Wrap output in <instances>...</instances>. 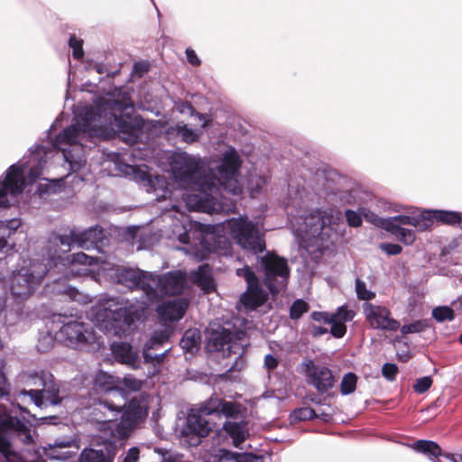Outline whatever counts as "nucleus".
Returning a JSON list of instances; mask_svg holds the SVG:
<instances>
[{
  "label": "nucleus",
  "mask_w": 462,
  "mask_h": 462,
  "mask_svg": "<svg viewBox=\"0 0 462 462\" xmlns=\"http://www.w3.org/2000/svg\"><path fill=\"white\" fill-rule=\"evenodd\" d=\"M237 152L229 147L217 166V172L210 168L208 174H202L203 162L187 152H175L170 158L171 174L180 187L189 189L182 194L183 200L190 210L209 214L226 211L227 203L221 188L232 195L242 192L237 176L241 166Z\"/></svg>",
  "instance_id": "obj_1"
},
{
  "label": "nucleus",
  "mask_w": 462,
  "mask_h": 462,
  "mask_svg": "<svg viewBox=\"0 0 462 462\" xmlns=\"http://www.w3.org/2000/svg\"><path fill=\"white\" fill-rule=\"evenodd\" d=\"M134 111L130 96L124 93L121 99L99 97L95 106H84L74 125L60 133L53 147L62 152L64 160L72 171L80 170L86 163L83 147L86 142L96 137H103L107 128L127 132L130 125L127 119Z\"/></svg>",
  "instance_id": "obj_2"
},
{
  "label": "nucleus",
  "mask_w": 462,
  "mask_h": 462,
  "mask_svg": "<svg viewBox=\"0 0 462 462\" xmlns=\"http://www.w3.org/2000/svg\"><path fill=\"white\" fill-rule=\"evenodd\" d=\"M103 271L119 284L131 290L141 289L146 297V301L124 297L104 298L93 310V320L100 330L119 338L126 337L134 330L135 323L145 316L151 273L119 265L111 268L104 266Z\"/></svg>",
  "instance_id": "obj_3"
},
{
  "label": "nucleus",
  "mask_w": 462,
  "mask_h": 462,
  "mask_svg": "<svg viewBox=\"0 0 462 462\" xmlns=\"http://www.w3.org/2000/svg\"><path fill=\"white\" fill-rule=\"evenodd\" d=\"M340 218L341 213L337 210L318 209L304 217L303 226L297 228L296 232L305 243L322 249L337 235L335 226Z\"/></svg>",
  "instance_id": "obj_4"
},
{
  "label": "nucleus",
  "mask_w": 462,
  "mask_h": 462,
  "mask_svg": "<svg viewBox=\"0 0 462 462\" xmlns=\"http://www.w3.org/2000/svg\"><path fill=\"white\" fill-rule=\"evenodd\" d=\"M262 227V224L251 220L247 216L232 217L222 224L223 231L229 234L243 250L255 255L266 248L265 233Z\"/></svg>",
  "instance_id": "obj_5"
},
{
  "label": "nucleus",
  "mask_w": 462,
  "mask_h": 462,
  "mask_svg": "<svg viewBox=\"0 0 462 462\" xmlns=\"http://www.w3.org/2000/svg\"><path fill=\"white\" fill-rule=\"evenodd\" d=\"M48 270V262H31L29 265L15 270L8 281L9 291L16 301L28 300L42 283Z\"/></svg>",
  "instance_id": "obj_6"
},
{
  "label": "nucleus",
  "mask_w": 462,
  "mask_h": 462,
  "mask_svg": "<svg viewBox=\"0 0 462 462\" xmlns=\"http://www.w3.org/2000/svg\"><path fill=\"white\" fill-rule=\"evenodd\" d=\"M147 411V396L140 394L131 399L127 406L125 403L121 408V412L119 413V415L121 414V420L119 422L116 421L118 416L113 417L112 413H109L103 421L108 424L109 429H111V435L114 438L123 439L127 438L136 425L146 417Z\"/></svg>",
  "instance_id": "obj_7"
},
{
  "label": "nucleus",
  "mask_w": 462,
  "mask_h": 462,
  "mask_svg": "<svg viewBox=\"0 0 462 462\" xmlns=\"http://www.w3.org/2000/svg\"><path fill=\"white\" fill-rule=\"evenodd\" d=\"M27 383L35 388L23 390L21 394L30 396L33 403L39 408L46 403L57 405L64 398L60 387L54 382L53 375L49 372L40 371L29 375Z\"/></svg>",
  "instance_id": "obj_8"
},
{
  "label": "nucleus",
  "mask_w": 462,
  "mask_h": 462,
  "mask_svg": "<svg viewBox=\"0 0 462 462\" xmlns=\"http://www.w3.org/2000/svg\"><path fill=\"white\" fill-rule=\"evenodd\" d=\"M257 261L263 273V282L272 294H277L287 286L290 268L287 260L273 252H267L257 256Z\"/></svg>",
  "instance_id": "obj_9"
},
{
  "label": "nucleus",
  "mask_w": 462,
  "mask_h": 462,
  "mask_svg": "<svg viewBox=\"0 0 462 462\" xmlns=\"http://www.w3.org/2000/svg\"><path fill=\"white\" fill-rule=\"evenodd\" d=\"M151 290L148 292V304L159 301L163 296L180 294L187 287V275L180 270L159 275L151 273Z\"/></svg>",
  "instance_id": "obj_10"
},
{
  "label": "nucleus",
  "mask_w": 462,
  "mask_h": 462,
  "mask_svg": "<svg viewBox=\"0 0 462 462\" xmlns=\"http://www.w3.org/2000/svg\"><path fill=\"white\" fill-rule=\"evenodd\" d=\"M119 379L106 372L100 371L94 379V387L97 391L109 393L112 396L99 402V409L106 411L116 417L121 412V408L125 404V391L118 387Z\"/></svg>",
  "instance_id": "obj_11"
},
{
  "label": "nucleus",
  "mask_w": 462,
  "mask_h": 462,
  "mask_svg": "<svg viewBox=\"0 0 462 462\" xmlns=\"http://www.w3.org/2000/svg\"><path fill=\"white\" fill-rule=\"evenodd\" d=\"M104 230L98 226H92L82 232L71 230L69 235H51V245H60L64 248L63 253H69L72 244L83 249L98 247V245L105 239Z\"/></svg>",
  "instance_id": "obj_12"
},
{
  "label": "nucleus",
  "mask_w": 462,
  "mask_h": 462,
  "mask_svg": "<svg viewBox=\"0 0 462 462\" xmlns=\"http://www.w3.org/2000/svg\"><path fill=\"white\" fill-rule=\"evenodd\" d=\"M57 337L59 340L69 346H80L95 341L93 329L85 322L78 319L65 318L62 321Z\"/></svg>",
  "instance_id": "obj_13"
},
{
  "label": "nucleus",
  "mask_w": 462,
  "mask_h": 462,
  "mask_svg": "<svg viewBox=\"0 0 462 462\" xmlns=\"http://www.w3.org/2000/svg\"><path fill=\"white\" fill-rule=\"evenodd\" d=\"M64 247L60 245H51V236L45 245V254L43 261L48 262L49 268L52 267H69L73 264H81L86 266L94 265L97 263V259L93 256H89L85 253L79 252L72 254H67L63 253Z\"/></svg>",
  "instance_id": "obj_14"
},
{
  "label": "nucleus",
  "mask_w": 462,
  "mask_h": 462,
  "mask_svg": "<svg viewBox=\"0 0 462 462\" xmlns=\"http://www.w3.org/2000/svg\"><path fill=\"white\" fill-rule=\"evenodd\" d=\"M236 275L245 279L246 291L241 295V303L248 310H255L267 300V294L262 288L258 277L247 265L236 270Z\"/></svg>",
  "instance_id": "obj_15"
},
{
  "label": "nucleus",
  "mask_w": 462,
  "mask_h": 462,
  "mask_svg": "<svg viewBox=\"0 0 462 462\" xmlns=\"http://www.w3.org/2000/svg\"><path fill=\"white\" fill-rule=\"evenodd\" d=\"M365 320L373 329L395 332L400 322L392 316L390 309L383 305L365 302L362 305Z\"/></svg>",
  "instance_id": "obj_16"
},
{
  "label": "nucleus",
  "mask_w": 462,
  "mask_h": 462,
  "mask_svg": "<svg viewBox=\"0 0 462 462\" xmlns=\"http://www.w3.org/2000/svg\"><path fill=\"white\" fill-rule=\"evenodd\" d=\"M172 210H174L179 217L175 216L174 218H171V216L167 212H164L162 215L164 220L167 218H171L172 220V230L169 235V238L177 239L182 245H191L189 241L190 233H192L193 236L197 233L196 230L192 231L194 225L188 219V216L179 212L176 205L172 206ZM196 245L197 244L194 243V245ZM181 250L186 254L194 255L196 258H201V255L193 248V246L191 248L183 247Z\"/></svg>",
  "instance_id": "obj_17"
},
{
  "label": "nucleus",
  "mask_w": 462,
  "mask_h": 462,
  "mask_svg": "<svg viewBox=\"0 0 462 462\" xmlns=\"http://www.w3.org/2000/svg\"><path fill=\"white\" fill-rule=\"evenodd\" d=\"M307 383L313 386L320 394L331 395L337 380L332 371L326 365L315 364L312 360L304 363Z\"/></svg>",
  "instance_id": "obj_18"
},
{
  "label": "nucleus",
  "mask_w": 462,
  "mask_h": 462,
  "mask_svg": "<svg viewBox=\"0 0 462 462\" xmlns=\"http://www.w3.org/2000/svg\"><path fill=\"white\" fill-rule=\"evenodd\" d=\"M188 306L189 301L186 299L179 298L160 304L156 312L163 324L176 322L184 316Z\"/></svg>",
  "instance_id": "obj_19"
},
{
  "label": "nucleus",
  "mask_w": 462,
  "mask_h": 462,
  "mask_svg": "<svg viewBox=\"0 0 462 462\" xmlns=\"http://www.w3.org/2000/svg\"><path fill=\"white\" fill-rule=\"evenodd\" d=\"M387 229L402 227V226L410 225L414 226L418 231H425L430 228V220L426 218L425 210L418 216H395L387 218Z\"/></svg>",
  "instance_id": "obj_20"
},
{
  "label": "nucleus",
  "mask_w": 462,
  "mask_h": 462,
  "mask_svg": "<svg viewBox=\"0 0 462 462\" xmlns=\"http://www.w3.org/2000/svg\"><path fill=\"white\" fill-rule=\"evenodd\" d=\"M112 354L116 361L132 369L140 366V358L137 352L134 351L131 345L124 342L114 343L111 346Z\"/></svg>",
  "instance_id": "obj_21"
},
{
  "label": "nucleus",
  "mask_w": 462,
  "mask_h": 462,
  "mask_svg": "<svg viewBox=\"0 0 462 462\" xmlns=\"http://www.w3.org/2000/svg\"><path fill=\"white\" fill-rule=\"evenodd\" d=\"M356 313L345 306L337 309L336 312L331 313L330 333L336 338L343 337L346 333V322L351 321Z\"/></svg>",
  "instance_id": "obj_22"
},
{
  "label": "nucleus",
  "mask_w": 462,
  "mask_h": 462,
  "mask_svg": "<svg viewBox=\"0 0 462 462\" xmlns=\"http://www.w3.org/2000/svg\"><path fill=\"white\" fill-rule=\"evenodd\" d=\"M208 414L202 411V407L198 411H192L187 418V429L198 437H206L212 430V425L206 418Z\"/></svg>",
  "instance_id": "obj_23"
},
{
  "label": "nucleus",
  "mask_w": 462,
  "mask_h": 462,
  "mask_svg": "<svg viewBox=\"0 0 462 462\" xmlns=\"http://www.w3.org/2000/svg\"><path fill=\"white\" fill-rule=\"evenodd\" d=\"M202 411L206 414L217 413L227 418H236L240 413V409L232 402L211 398L208 403L202 406Z\"/></svg>",
  "instance_id": "obj_24"
},
{
  "label": "nucleus",
  "mask_w": 462,
  "mask_h": 462,
  "mask_svg": "<svg viewBox=\"0 0 462 462\" xmlns=\"http://www.w3.org/2000/svg\"><path fill=\"white\" fill-rule=\"evenodd\" d=\"M189 280L198 285L203 291L210 292L215 290L211 268L208 264H202L189 273Z\"/></svg>",
  "instance_id": "obj_25"
},
{
  "label": "nucleus",
  "mask_w": 462,
  "mask_h": 462,
  "mask_svg": "<svg viewBox=\"0 0 462 462\" xmlns=\"http://www.w3.org/2000/svg\"><path fill=\"white\" fill-rule=\"evenodd\" d=\"M233 334L228 329L221 328L213 330L208 339V348L211 351H225L226 346L232 352L234 346L231 344Z\"/></svg>",
  "instance_id": "obj_26"
},
{
  "label": "nucleus",
  "mask_w": 462,
  "mask_h": 462,
  "mask_svg": "<svg viewBox=\"0 0 462 462\" xmlns=\"http://www.w3.org/2000/svg\"><path fill=\"white\" fill-rule=\"evenodd\" d=\"M426 218L430 220V227L434 222L447 225L457 224L462 228V213L446 210H425Z\"/></svg>",
  "instance_id": "obj_27"
},
{
  "label": "nucleus",
  "mask_w": 462,
  "mask_h": 462,
  "mask_svg": "<svg viewBox=\"0 0 462 462\" xmlns=\"http://www.w3.org/2000/svg\"><path fill=\"white\" fill-rule=\"evenodd\" d=\"M223 429L232 438L234 446L236 448H240L248 437L246 424L243 420L239 422L227 420L224 423Z\"/></svg>",
  "instance_id": "obj_28"
},
{
  "label": "nucleus",
  "mask_w": 462,
  "mask_h": 462,
  "mask_svg": "<svg viewBox=\"0 0 462 462\" xmlns=\"http://www.w3.org/2000/svg\"><path fill=\"white\" fill-rule=\"evenodd\" d=\"M170 336V328H163L153 332L150 340L143 346V355L145 363H148L152 359V355H151L149 351L152 348H155L157 346H160L166 342L169 339Z\"/></svg>",
  "instance_id": "obj_29"
},
{
  "label": "nucleus",
  "mask_w": 462,
  "mask_h": 462,
  "mask_svg": "<svg viewBox=\"0 0 462 462\" xmlns=\"http://www.w3.org/2000/svg\"><path fill=\"white\" fill-rule=\"evenodd\" d=\"M151 184L147 187V192H153L157 200H163L171 197V190L169 188V183L164 176L155 175L152 176Z\"/></svg>",
  "instance_id": "obj_30"
},
{
  "label": "nucleus",
  "mask_w": 462,
  "mask_h": 462,
  "mask_svg": "<svg viewBox=\"0 0 462 462\" xmlns=\"http://www.w3.org/2000/svg\"><path fill=\"white\" fill-rule=\"evenodd\" d=\"M412 448L416 451L427 455L430 459L437 458L441 456V448L434 441L424 439L417 440L413 443Z\"/></svg>",
  "instance_id": "obj_31"
},
{
  "label": "nucleus",
  "mask_w": 462,
  "mask_h": 462,
  "mask_svg": "<svg viewBox=\"0 0 462 462\" xmlns=\"http://www.w3.org/2000/svg\"><path fill=\"white\" fill-rule=\"evenodd\" d=\"M79 462H113V457L103 450L85 448L80 454Z\"/></svg>",
  "instance_id": "obj_32"
},
{
  "label": "nucleus",
  "mask_w": 462,
  "mask_h": 462,
  "mask_svg": "<svg viewBox=\"0 0 462 462\" xmlns=\"http://www.w3.org/2000/svg\"><path fill=\"white\" fill-rule=\"evenodd\" d=\"M200 340V331L197 328H189L185 331L180 339V346L185 351H192L199 346Z\"/></svg>",
  "instance_id": "obj_33"
},
{
  "label": "nucleus",
  "mask_w": 462,
  "mask_h": 462,
  "mask_svg": "<svg viewBox=\"0 0 462 462\" xmlns=\"http://www.w3.org/2000/svg\"><path fill=\"white\" fill-rule=\"evenodd\" d=\"M124 171L126 175L131 176L134 181L143 185L145 189L152 183V176L139 167L125 165Z\"/></svg>",
  "instance_id": "obj_34"
},
{
  "label": "nucleus",
  "mask_w": 462,
  "mask_h": 462,
  "mask_svg": "<svg viewBox=\"0 0 462 462\" xmlns=\"http://www.w3.org/2000/svg\"><path fill=\"white\" fill-rule=\"evenodd\" d=\"M357 376L353 373L344 374L340 383V393L342 395H347L356 391Z\"/></svg>",
  "instance_id": "obj_35"
},
{
  "label": "nucleus",
  "mask_w": 462,
  "mask_h": 462,
  "mask_svg": "<svg viewBox=\"0 0 462 462\" xmlns=\"http://www.w3.org/2000/svg\"><path fill=\"white\" fill-rule=\"evenodd\" d=\"M386 231L395 236L400 241H402L405 245H411L415 240V233L411 229H408L405 227H395L387 229Z\"/></svg>",
  "instance_id": "obj_36"
},
{
  "label": "nucleus",
  "mask_w": 462,
  "mask_h": 462,
  "mask_svg": "<svg viewBox=\"0 0 462 462\" xmlns=\"http://www.w3.org/2000/svg\"><path fill=\"white\" fill-rule=\"evenodd\" d=\"M176 133L186 143H193L198 140L200 132L189 128L187 125H178Z\"/></svg>",
  "instance_id": "obj_37"
},
{
  "label": "nucleus",
  "mask_w": 462,
  "mask_h": 462,
  "mask_svg": "<svg viewBox=\"0 0 462 462\" xmlns=\"http://www.w3.org/2000/svg\"><path fill=\"white\" fill-rule=\"evenodd\" d=\"M361 214L366 222L387 230V218L380 217L375 213L367 208H361Z\"/></svg>",
  "instance_id": "obj_38"
},
{
  "label": "nucleus",
  "mask_w": 462,
  "mask_h": 462,
  "mask_svg": "<svg viewBox=\"0 0 462 462\" xmlns=\"http://www.w3.org/2000/svg\"><path fill=\"white\" fill-rule=\"evenodd\" d=\"M426 328H428L427 320L420 319L416 320L411 324H405L403 326L400 325L399 329L402 335L411 334V333H419L423 331Z\"/></svg>",
  "instance_id": "obj_39"
},
{
  "label": "nucleus",
  "mask_w": 462,
  "mask_h": 462,
  "mask_svg": "<svg viewBox=\"0 0 462 462\" xmlns=\"http://www.w3.org/2000/svg\"><path fill=\"white\" fill-rule=\"evenodd\" d=\"M309 310V304L302 300H296L290 309V318L291 319H300Z\"/></svg>",
  "instance_id": "obj_40"
},
{
  "label": "nucleus",
  "mask_w": 462,
  "mask_h": 462,
  "mask_svg": "<svg viewBox=\"0 0 462 462\" xmlns=\"http://www.w3.org/2000/svg\"><path fill=\"white\" fill-rule=\"evenodd\" d=\"M433 318L439 322L445 320H452L454 319V311L447 306L437 307L432 310Z\"/></svg>",
  "instance_id": "obj_41"
},
{
  "label": "nucleus",
  "mask_w": 462,
  "mask_h": 462,
  "mask_svg": "<svg viewBox=\"0 0 462 462\" xmlns=\"http://www.w3.org/2000/svg\"><path fill=\"white\" fill-rule=\"evenodd\" d=\"M356 291L359 300H369L375 297V293L368 290L365 282L360 279L356 281Z\"/></svg>",
  "instance_id": "obj_42"
},
{
  "label": "nucleus",
  "mask_w": 462,
  "mask_h": 462,
  "mask_svg": "<svg viewBox=\"0 0 462 462\" xmlns=\"http://www.w3.org/2000/svg\"><path fill=\"white\" fill-rule=\"evenodd\" d=\"M266 184V179L262 176H252L249 179L248 189L252 197H255L260 193L262 188Z\"/></svg>",
  "instance_id": "obj_43"
},
{
  "label": "nucleus",
  "mask_w": 462,
  "mask_h": 462,
  "mask_svg": "<svg viewBox=\"0 0 462 462\" xmlns=\"http://www.w3.org/2000/svg\"><path fill=\"white\" fill-rule=\"evenodd\" d=\"M69 45L73 50V57L77 60H79L83 57V42L80 39L76 38L75 36H70L69 41Z\"/></svg>",
  "instance_id": "obj_44"
},
{
  "label": "nucleus",
  "mask_w": 462,
  "mask_h": 462,
  "mask_svg": "<svg viewBox=\"0 0 462 462\" xmlns=\"http://www.w3.org/2000/svg\"><path fill=\"white\" fill-rule=\"evenodd\" d=\"M432 385V379L430 376H424L416 380L413 389L417 393H423L428 391Z\"/></svg>",
  "instance_id": "obj_45"
},
{
  "label": "nucleus",
  "mask_w": 462,
  "mask_h": 462,
  "mask_svg": "<svg viewBox=\"0 0 462 462\" xmlns=\"http://www.w3.org/2000/svg\"><path fill=\"white\" fill-rule=\"evenodd\" d=\"M293 415L295 419L300 420H306L318 417L315 411L310 407H303L295 410Z\"/></svg>",
  "instance_id": "obj_46"
},
{
  "label": "nucleus",
  "mask_w": 462,
  "mask_h": 462,
  "mask_svg": "<svg viewBox=\"0 0 462 462\" xmlns=\"http://www.w3.org/2000/svg\"><path fill=\"white\" fill-rule=\"evenodd\" d=\"M362 214H361V211L360 212H356V211H353V210H346V221H347V224L350 226H353V227H358L362 225Z\"/></svg>",
  "instance_id": "obj_47"
},
{
  "label": "nucleus",
  "mask_w": 462,
  "mask_h": 462,
  "mask_svg": "<svg viewBox=\"0 0 462 462\" xmlns=\"http://www.w3.org/2000/svg\"><path fill=\"white\" fill-rule=\"evenodd\" d=\"M397 373L398 367L396 365L392 363H386L383 365L382 374L387 380H394Z\"/></svg>",
  "instance_id": "obj_48"
},
{
  "label": "nucleus",
  "mask_w": 462,
  "mask_h": 462,
  "mask_svg": "<svg viewBox=\"0 0 462 462\" xmlns=\"http://www.w3.org/2000/svg\"><path fill=\"white\" fill-rule=\"evenodd\" d=\"M143 383L142 380L136 379L133 376L129 375V376L124 377V385L125 388H127L130 391L136 392V391L141 390Z\"/></svg>",
  "instance_id": "obj_49"
},
{
  "label": "nucleus",
  "mask_w": 462,
  "mask_h": 462,
  "mask_svg": "<svg viewBox=\"0 0 462 462\" xmlns=\"http://www.w3.org/2000/svg\"><path fill=\"white\" fill-rule=\"evenodd\" d=\"M313 320L331 325V313L326 311H313L311 314Z\"/></svg>",
  "instance_id": "obj_50"
},
{
  "label": "nucleus",
  "mask_w": 462,
  "mask_h": 462,
  "mask_svg": "<svg viewBox=\"0 0 462 462\" xmlns=\"http://www.w3.org/2000/svg\"><path fill=\"white\" fill-rule=\"evenodd\" d=\"M139 455H140L139 448L136 447H133L128 449L126 455L122 459V461H118V462H138Z\"/></svg>",
  "instance_id": "obj_51"
},
{
  "label": "nucleus",
  "mask_w": 462,
  "mask_h": 462,
  "mask_svg": "<svg viewBox=\"0 0 462 462\" xmlns=\"http://www.w3.org/2000/svg\"><path fill=\"white\" fill-rule=\"evenodd\" d=\"M380 247L389 255H397L402 252V246L397 244H382Z\"/></svg>",
  "instance_id": "obj_52"
},
{
  "label": "nucleus",
  "mask_w": 462,
  "mask_h": 462,
  "mask_svg": "<svg viewBox=\"0 0 462 462\" xmlns=\"http://www.w3.org/2000/svg\"><path fill=\"white\" fill-rule=\"evenodd\" d=\"M51 343H52V338L51 336H44L42 337L40 340H39V343H38V349L42 352H45L47 351L51 346Z\"/></svg>",
  "instance_id": "obj_53"
},
{
  "label": "nucleus",
  "mask_w": 462,
  "mask_h": 462,
  "mask_svg": "<svg viewBox=\"0 0 462 462\" xmlns=\"http://www.w3.org/2000/svg\"><path fill=\"white\" fill-rule=\"evenodd\" d=\"M264 365L267 369L273 370L277 367L278 360L271 354H268L264 357Z\"/></svg>",
  "instance_id": "obj_54"
},
{
  "label": "nucleus",
  "mask_w": 462,
  "mask_h": 462,
  "mask_svg": "<svg viewBox=\"0 0 462 462\" xmlns=\"http://www.w3.org/2000/svg\"><path fill=\"white\" fill-rule=\"evenodd\" d=\"M186 55H187V60L190 64L195 65V66H198L200 64V60L193 50L187 49Z\"/></svg>",
  "instance_id": "obj_55"
},
{
  "label": "nucleus",
  "mask_w": 462,
  "mask_h": 462,
  "mask_svg": "<svg viewBox=\"0 0 462 462\" xmlns=\"http://www.w3.org/2000/svg\"><path fill=\"white\" fill-rule=\"evenodd\" d=\"M134 71L139 77H142L145 72L148 71V65L142 62L135 63L134 66Z\"/></svg>",
  "instance_id": "obj_56"
},
{
  "label": "nucleus",
  "mask_w": 462,
  "mask_h": 462,
  "mask_svg": "<svg viewBox=\"0 0 462 462\" xmlns=\"http://www.w3.org/2000/svg\"><path fill=\"white\" fill-rule=\"evenodd\" d=\"M328 332V329L327 328L316 325L311 326L310 333L313 337H320L327 334Z\"/></svg>",
  "instance_id": "obj_57"
},
{
  "label": "nucleus",
  "mask_w": 462,
  "mask_h": 462,
  "mask_svg": "<svg viewBox=\"0 0 462 462\" xmlns=\"http://www.w3.org/2000/svg\"><path fill=\"white\" fill-rule=\"evenodd\" d=\"M179 109L181 113L188 111L191 115H193V113L195 111L193 106L188 102L181 103V105L179 106Z\"/></svg>",
  "instance_id": "obj_58"
},
{
  "label": "nucleus",
  "mask_w": 462,
  "mask_h": 462,
  "mask_svg": "<svg viewBox=\"0 0 462 462\" xmlns=\"http://www.w3.org/2000/svg\"><path fill=\"white\" fill-rule=\"evenodd\" d=\"M167 354V351H165L162 354L152 356V359L149 363H154L157 365H160L163 362V359Z\"/></svg>",
  "instance_id": "obj_59"
},
{
  "label": "nucleus",
  "mask_w": 462,
  "mask_h": 462,
  "mask_svg": "<svg viewBox=\"0 0 462 462\" xmlns=\"http://www.w3.org/2000/svg\"><path fill=\"white\" fill-rule=\"evenodd\" d=\"M444 456L452 462H462V454L458 456H455L453 454H445Z\"/></svg>",
  "instance_id": "obj_60"
},
{
  "label": "nucleus",
  "mask_w": 462,
  "mask_h": 462,
  "mask_svg": "<svg viewBox=\"0 0 462 462\" xmlns=\"http://www.w3.org/2000/svg\"><path fill=\"white\" fill-rule=\"evenodd\" d=\"M51 458H56V459H61V458H64V457H60V456H58V455H52V454H47Z\"/></svg>",
  "instance_id": "obj_61"
},
{
  "label": "nucleus",
  "mask_w": 462,
  "mask_h": 462,
  "mask_svg": "<svg viewBox=\"0 0 462 462\" xmlns=\"http://www.w3.org/2000/svg\"><path fill=\"white\" fill-rule=\"evenodd\" d=\"M31 441H32V437H31V435H27V436L25 437V442L29 443V442H31Z\"/></svg>",
  "instance_id": "obj_62"
},
{
  "label": "nucleus",
  "mask_w": 462,
  "mask_h": 462,
  "mask_svg": "<svg viewBox=\"0 0 462 462\" xmlns=\"http://www.w3.org/2000/svg\"><path fill=\"white\" fill-rule=\"evenodd\" d=\"M240 457H241V455L237 454L236 457V461L235 462H241V460L238 459Z\"/></svg>",
  "instance_id": "obj_63"
},
{
  "label": "nucleus",
  "mask_w": 462,
  "mask_h": 462,
  "mask_svg": "<svg viewBox=\"0 0 462 462\" xmlns=\"http://www.w3.org/2000/svg\"><path fill=\"white\" fill-rule=\"evenodd\" d=\"M56 445H57L58 447H60V448H61V447H66V446H67V445H66V444H64L63 442H60V443L56 444Z\"/></svg>",
  "instance_id": "obj_64"
}]
</instances>
